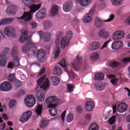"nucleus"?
<instances>
[{"mask_svg": "<svg viewBox=\"0 0 130 130\" xmlns=\"http://www.w3.org/2000/svg\"><path fill=\"white\" fill-rule=\"evenodd\" d=\"M32 36L30 35L28 37V31L26 29L21 30V36L19 39V41L21 43H24L26 41L25 45L22 46V50L23 53H27L28 57L31 58L35 56H38L40 62H44L45 60V51L44 49H37L35 47V43L31 39ZM27 46H32L28 47Z\"/></svg>", "mask_w": 130, "mask_h": 130, "instance_id": "obj_1", "label": "nucleus"}, {"mask_svg": "<svg viewBox=\"0 0 130 130\" xmlns=\"http://www.w3.org/2000/svg\"><path fill=\"white\" fill-rule=\"evenodd\" d=\"M40 8H41V4H32L29 7V11L28 12H25L21 17H17V19L21 20H24L25 22H29L33 18V13L37 12Z\"/></svg>", "mask_w": 130, "mask_h": 130, "instance_id": "obj_2", "label": "nucleus"}, {"mask_svg": "<svg viewBox=\"0 0 130 130\" xmlns=\"http://www.w3.org/2000/svg\"><path fill=\"white\" fill-rule=\"evenodd\" d=\"M38 86H40L41 89L46 90L47 88H49L50 84H49V80L46 78V75L45 74L41 77L37 82Z\"/></svg>", "mask_w": 130, "mask_h": 130, "instance_id": "obj_3", "label": "nucleus"}, {"mask_svg": "<svg viewBox=\"0 0 130 130\" xmlns=\"http://www.w3.org/2000/svg\"><path fill=\"white\" fill-rule=\"evenodd\" d=\"M73 38V32L72 31H69L66 34V36L62 38L60 42L61 48L64 49L67 46H69L70 41Z\"/></svg>", "mask_w": 130, "mask_h": 130, "instance_id": "obj_4", "label": "nucleus"}, {"mask_svg": "<svg viewBox=\"0 0 130 130\" xmlns=\"http://www.w3.org/2000/svg\"><path fill=\"white\" fill-rule=\"evenodd\" d=\"M24 103L27 107H33L36 104V100L33 95L30 94L24 100Z\"/></svg>", "mask_w": 130, "mask_h": 130, "instance_id": "obj_5", "label": "nucleus"}, {"mask_svg": "<svg viewBox=\"0 0 130 130\" xmlns=\"http://www.w3.org/2000/svg\"><path fill=\"white\" fill-rule=\"evenodd\" d=\"M12 84L9 81H5L0 85V90L2 92H9L12 90Z\"/></svg>", "mask_w": 130, "mask_h": 130, "instance_id": "obj_6", "label": "nucleus"}, {"mask_svg": "<svg viewBox=\"0 0 130 130\" xmlns=\"http://www.w3.org/2000/svg\"><path fill=\"white\" fill-rule=\"evenodd\" d=\"M40 38H42L44 41L46 42H48L49 40L51 39L52 35L49 32H44L42 31H40L38 32Z\"/></svg>", "mask_w": 130, "mask_h": 130, "instance_id": "obj_7", "label": "nucleus"}, {"mask_svg": "<svg viewBox=\"0 0 130 130\" xmlns=\"http://www.w3.org/2000/svg\"><path fill=\"white\" fill-rule=\"evenodd\" d=\"M31 116L32 112L31 111L25 112L22 114V116L20 117L19 121L24 123V122L28 121Z\"/></svg>", "mask_w": 130, "mask_h": 130, "instance_id": "obj_8", "label": "nucleus"}, {"mask_svg": "<svg viewBox=\"0 0 130 130\" xmlns=\"http://www.w3.org/2000/svg\"><path fill=\"white\" fill-rule=\"evenodd\" d=\"M81 59H82V57H81V56H77V60L75 62H72V67L75 71H79V70H80V68H81V66H82V61H81Z\"/></svg>", "mask_w": 130, "mask_h": 130, "instance_id": "obj_9", "label": "nucleus"}, {"mask_svg": "<svg viewBox=\"0 0 130 130\" xmlns=\"http://www.w3.org/2000/svg\"><path fill=\"white\" fill-rule=\"evenodd\" d=\"M124 36V32L123 30H118L114 32L113 35V39L114 40H119L122 39Z\"/></svg>", "mask_w": 130, "mask_h": 130, "instance_id": "obj_10", "label": "nucleus"}, {"mask_svg": "<svg viewBox=\"0 0 130 130\" xmlns=\"http://www.w3.org/2000/svg\"><path fill=\"white\" fill-rule=\"evenodd\" d=\"M57 106V104H49L47 106V108H52L49 110V112L52 116H55L57 111L55 109V107Z\"/></svg>", "mask_w": 130, "mask_h": 130, "instance_id": "obj_11", "label": "nucleus"}, {"mask_svg": "<svg viewBox=\"0 0 130 130\" xmlns=\"http://www.w3.org/2000/svg\"><path fill=\"white\" fill-rule=\"evenodd\" d=\"M123 46V43L120 41H114L112 44L111 47L112 49L117 50V49H120Z\"/></svg>", "mask_w": 130, "mask_h": 130, "instance_id": "obj_12", "label": "nucleus"}, {"mask_svg": "<svg viewBox=\"0 0 130 130\" xmlns=\"http://www.w3.org/2000/svg\"><path fill=\"white\" fill-rule=\"evenodd\" d=\"M127 109V105L125 103H121L118 105L117 110L120 113H123Z\"/></svg>", "mask_w": 130, "mask_h": 130, "instance_id": "obj_13", "label": "nucleus"}, {"mask_svg": "<svg viewBox=\"0 0 130 130\" xmlns=\"http://www.w3.org/2000/svg\"><path fill=\"white\" fill-rule=\"evenodd\" d=\"M99 37L102 39H107L109 37V32L105 29H101L99 32Z\"/></svg>", "mask_w": 130, "mask_h": 130, "instance_id": "obj_14", "label": "nucleus"}, {"mask_svg": "<svg viewBox=\"0 0 130 130\" xmlns=\"http://www.w3.org/2000/svg\"><path fill=\"white\" fill-rule=\"evenodd\" d=\"M46 14V9L45 8H42L36 14V19H43L44 18V15Z\"/></svg>", "mask_w": 130, "mask_h": 130, "instance_id": "obj_15", "label": "nucleus"}, {"mask_svg": "<svg viewBox=\"0 0 130 130\" xmlns=\"http://www.w3.org/2000/svg\"><path fill=\"white\" fill-rule=\"evenodd\" d=\"M45 96V94L43 90L40 89L37 92V98L40 102H43L44 101Z\"/></svg>", "mask_w": 130, "mask_h": 130, "instance_id": "obj_16", "label": "nucleus"}, {"mask_svg": "<svg viewBox=\"0 0 130 130\" xmlns=\"http://www.w3.org/2000/svg\"><path fill=\"white\" fill-rule=\"evenodd\" d=\"M4 34L8 37H12V38H16L17 35L15 33L12 32L11 31V27H7L4 29Z\"/></svg>", "mask_w": 130, "mask_h": 130, "instance_id": "obj_17", "label": "nucleus"}, {"mask_svg": "<svg viewBox=\"0 0 130 130\" xmlns=\"http://www.w3.org/2000/svg\"><path fill=\"white\" fill-rule=\"evenodd\" d=\"M8 62V57L5 54L0 55V67H5Z\"/></svg>", "mask_w": 130, "mask_h": 130, "instance_id": "obj_18", "label": "nucleus"}, {"mask_svg": "<svg viewBox=\"0 0 130 130\" xmlns=\"http://www.w3.org/2000/svg\"><path fill=\"white\" fill-rule=\"evenodd\" d=\"M95 104L93 101H88L85 104V109L87 111H92L94 109Z\"/></svg>", "mask_w": 130, "mask_h": 130, "instance_id": "obj_19", "label": "nucleus"}, {"mask_svg": "<svg viewBox=\"0 0 130 130\" xmlns=\"http://www.w3.org/2000/svg\"><path fill=\"white\" fill-rule=\"evenodd\" d=\"M72 7H73V3L70 2H67L66 3H64L63 6V10L64 12H70Z\"/></svg>", "mask_w": 130, "mask_h": 130, "instance_id": "obj_20", "label": "nucleus"}, {"mask_svg": "<svg viewBox=\"0 0 130 130\" xmlns=\"http://www.w3.org/2000/svg\"><path fill=\"white\" fill-rule=\"evenodd\" d=\"M99 42H93L89 46V48L91 51H94V50H97L99 48Z\"/></svg>", "mask_w": 130, "mask_h": 130, "instance_id": "obj_21", "label": "nucleus"}, {"mask_svg": "<svg viewBox=\"0 0 130 130\" xmlns=\"http://www.w3.org/2000/svg\"><path fill=\"white\" fill-rule=\"evenodd\" d=\"M14 21L13 18H7L0 20V26L6 25V24H10Z\"/></svg>", "mask_w": 130, "mask_h": 130, "instance_id": "obj_22", "label": "nucleus"}, {"mask_svg": "<svg viewBox=\"0 0 130 130\" xmlns=\"http://www.w3.org/2000/svg\"><path fill=\"white\" fill-rule=\"evenodd\" d=\"M50 82L53 86H57L59 84V78L56 76H53L50 77Z\"/></svg>", "mask_w": 130, "mask_h": 130, "instance_id": "obj_23", "label": "nucleus"}, {"mask_svg": "<svg viewBox=\"0 0 130 130\" xmlns=\"http://www.w3.org/2000/svg\"><path fill=\"white\" fill-rule=\"evenodd\" d=\"M94 87L98 91H103L105 88V85L101 82H99L95 83Z\"/></svg>", "mask_w": 130, "mask_h": 130, "instance_id": "obj_24", "label": "nucleus"}, {"mask_svg": "<svg viewBox=\"0 0 130 130\" xmlns=\"http://www.w3.org/2000/svg\"><path fill=\"white\" fill-rule=\"evenodd\" d=\"M16 11H17V7L15 5H11L8 7L6 12L7 14H13Z\"/></svg>", "mask_w": 130, "mask_h": 130, "instance_id": "obj_25", "label": "nucleus"}, {"mask_svg": "<svg viewBox=\"0 0 130 130\" xmlns=\"http://www.w3.org/2000/svg\"><path fill=\"white\" fill-rule=\"evenodd\" d=\"M56 100H57V96H56V95L51 96L46 99V104L52 103L53 102H55Z\"/></svg>", "mask_w": 130, "mask_h": 130, "instance_id": "obj_26", "label": "nucleus"}, {"mask_svg": "<svg viewBox=\"0 0 130 130\" xmlns=\"http://www.w3.org/2000/svg\"><path fill=\"white\" fill-rule=\"evenodd\" d=\"M62 72V70H61L60 67L58 66L55 67L54 69L53 70V73L54 75H56V76H60V75H61Z\"/></svg>", "mask_w": 130, "mask_h": 130, "instance_id": "obj_27", "label": "nucleus"}, {"mask_svg": "<svg viewBox=\"0 0 130 130\" xmlns=\"http://www.w3.org/2000/svg\"><path fill=\"white\" fill-rule=\"evenodd\" d=\"M81 7H87L90 4V0H76Z\"/></svg>", "mask_w": 130, "mask_h": 130, "instance_id": "obj_28", "label": "nucleus"}, {"mask_svg": "<svg viewBox=\"0 0 130 130\" xmlns=\"http://www.w3.org/2000/svg\"><path fill=\"white\" fill-rule=\"evenodd\" d=\"M58 12V7L56 5H54L52 7V8L50 11V13L52 16L56 15Z\"/></svg>", "mask_w": 130, "mask_h": 130, "instance_id": "obj_29", "label": "nucleus"}, {"mask_svg": "<svg viewBox=\"0 0 130 130\" xmlns=\"http://www.w3.org/2000/svg\"><path fill=\"white\" fill-rule=\"evenodd\" d=\"M95 26L98 27V28H101V27L103 26V21H102L100 18L96 17L95 19Z\"/></svg>", "mask_w": 130, "mask_h": 130, "instance_id": "obj_30", "label": "nucleus"}, {"mask_svg": "<svg viewBox=\"0 0 130 130\" xmlns=\"http://www.w3.org/2000/svg\"><path fill=\"white\" fill-rule=\"evenodd\" d=\"M19 54V51L18 50V49H17V47H14L12 49L11 55L13 56V57H14V58H15V59H17L18 58V55Z\"/></svg>", "mask_w": 130, "mask_h": 130, "instance_id": "obj_31", "label": "nucleus"}, {"mask_svg": "<svg viewBox=\"0 0 130 130\" xmlns=\"http://www.w3.org/2000/svg\"><path fill=\"white\" fill-rule=\"evenodd\" d=\"M104 79V74L101 73H97L94 75V79L101 81Z\"/></svg>", "mask_w": 130, "mask_h": 130, "instance_id": "obj_32", "label": "nucleus"}, {"mask_svg": "<svg viewBox=\"0 0 130 130\" xmlns=\"http://www.w3.org/2000/svg\"><path fill=\"white\" fill-rule=\"evenodd\" d=\"M92 17L91 15H89L88 14H86L83 17V22L86 23H90L92 21Z\"/></svg>", "mask_w": 130, "mask_h": 130, "instance_id": "obj_33", "label": "nucleus"}, {"mask_svg": "<svg viewBox=\"0 0 130 130\" xmlns=\"http://www.w3.org/2000/svg\"><path fill=\"white\" fill-rule=\"evenodd\" d=\"M48 123H49V122L47 120L44 119L41 120L40 124L41 128H45L47 126V125H48Z\"/></svg>", "mask_w": 130, "mask_h": 130, "instance_id": "obj_34", "label": "nucleus"}, {"mask_svg": "<svg viewBox=\"0 0 130 130\" xmlns=\"http://www.w3.org/2000/svg\"><path fill=\"white\" fill-rule=\"evenodd\" d=\"M42 108H43L42 105H38L37 106L36 109V112L38 115H41V114L42 113Z\"/></svg>", "mask_w": 130, "mask_h": 130, "instance_id": "obj_35", "label": "nucleus"}, {"mask_svg": "<svg viewBox=\"0 0 130 130\" xmlns=\"http://www.w3.org/2000/svg\"><path fill=\"white\" fill-rule=\"evenodd\" d=\"M88 130H99V126L96 122H93L89 126Z\"/></svg>", "mask_w": 130, "mask_h": 130, "instance_id": "obj_36", "label": "nucleus"}, {"mask_svg": "<svg viewBox=\"0 0 130 130\" xmlns=\"http://www.w3.org/2000/svg\"><path fill=\"white\" fill-rule=\"evenodd\" d=\"M64 71H65V72H67V74H68L70 79H74V78H75V74L72 71V70H68V69H65Z\"/></svg>", "mask_w": 130, "mask_h": 130, "instance_id": "obj_37", "label": "nucleus"}, {"mask_svg": "<svg viewBox=\"0 0 130 130\" xmlns=\"http://www.w3.org/2000/svg\"><path fill=\"white\" fill-rule=\"evenodd\" d=\"M43 25L45 29H48V28H50L52 26V23L50 21L45 20L43 22Z\"/></svg>", "mask_w": 130, "mask_h": 130, "instance_id": "obj_38", "label": "nucleus"}, {"mask_svg": "<svg viewBox=\"0 0 130 130\" xmlns=\"http://www.w3.org/2000/svg\"><path fill=\"white\" fill-rule=\"evenodd\" d=\"M60 50L59 47H56L54 49V55L55 58H57L59 56Z\"/></svg>", "mask_w": 130, "mask_h": 130, "instance_id": "obj_39", "label": "nucleus"}, {"mask_svg": "<svg viewBox=\"0 0 130 130\" xmlns=\"http://www.w3.org/2000/svg\"><path fill=\"white\" fill-rule=\"evenodd\" d=\"M123 0H111L113 6H120L122 4Z\"/></svg>", "mask_w": 130, "mask_h": 130, "instance_id": "obj_40", "label": "nucleus"}, {"mask_svg": "<svg viewBox=\"0 0 130 130\" xmlns=\"http://www.w3.org/2000/svg\"><path fill=\"white\" fill-rule=\"evenodd\" d=\"M23 4H24L25 6L26 7H29V6H31L33 3H34V0H22Z\"/></svg>", "mask_w": 130, "mask_h": 130, "instance_id": "obj_41", "label": "nucleus"}, {"mask_svg": "<svg viewBox=\"0 0 130 130\" xmlns=\"http://www.w3.org/2000/svg\"><path fill=\"white\" fill-rule=\"evenodd\" d=\"M119 66V62L113 61L111 62L109 64V67L112 68V69H115V68H117V67Z\"/></svg>", "mask_w": 130, "mask_h": 130, "instance_id": "obj_42", "label": "nucleus"}, {"mask_svg": "<svg viewBox=\"0 0 130 130\" xmlns=\"http://www.w3.org/2000/svg\"><path fill=\"white\" fill-rule=\"evenodd\" d=\"M74 120V115L72 113H69L67 117V122H72V121Z\"/></svg>", "mask_w": 130, "mask_h": 130, "instance_id": "obj_43", "label": "nucleus"}, {"mask_svg": "<svg viewBox=\"0 0 130 130\" xmlns=\"http://www.w3.org/2000/svg\"><path fill=\"white\" fill-rule=\"evenodd\" d=\"M8 80L10 82H14L15 80H16V77H15V74H10L9 76L8 77Z\"/></svg>", "mask_w": 130, "mask_h": 130, "instance_id": "obj_44", "label": "nucleus"}, {"mask_svg": "<svg viewBox=\"0 0 130 130\" xmlns=\"http://www.w3.org/2000/svg\"><path fill=\"white\" fill-rule=\"evenodd\" d=\"M98 57H99V55H98V53H94L90 56L91 60H95V59H98Z\"/></svg>", "mask_w": 130, "mask_h": 130, "instance_id": "obj_45", "label": "nucleus"}, {"mask_svg": "<svg viewBox=\"0 0 130 130\" xmlns=\"http://www.w3.org/2000/svg\"><path fill=\"white\" fill-rule=\"evenodd\" d=\"M16 100H12L10 101L9 104V106L10 108H13V107H15L16 106Z\"/></svg>", "mask_w": 130, "mask_h": 130, "instance_id": "obj_46", "label": "nucleus"}, {"mask_svg": "<svg viewBox=\"0 0 130 130\" xmlns=\"http://www.w3.org/2000/svg\"><path fill=\"white\" fill-rule=\"evenodd\" d=\"M59 64L61 66L62 68H64V69H67L66 68V67H67V63L66 62V59H62L61 61L59 62Z\"/></svg>", "mask_w": 130, "mask_h": 130, "instance_id": "obj_47", "label": "nucleus"}, {"mask_svg": "<svg viewBox=\"0 0 130 130\" xmlns=\"http://www.w3.org/2000/svg\"><path fill=\"white\" fill-rule=\"evenodd\" d=\"M67 86H68V90L70 92H73V91H74V84H68Z\"/></svg>", "mask_w": 130, "mask_h": 130, "instance_id": "obj_48", "label": "nucleus"}, {"mask_svg": "<svg viewBox=\"0 0 130 130\" xmlns=\"http://www.w3.org/2000/svg\"><path fill=\"white\" fill-rule=\"evenodd\" d=\"M14 60H15V62H13L14 67H19L20 66V61L19 60V59H18V58H17V59H16V58H14Z\"/></svg>", "mask_w": 130, "mask_h": 130, "instance_id": "obj_49", "label": "nucleus"}, {"mask_svg": "<svg viewBox=\"0 0 130 130\" xmlns=\"http://www.w3.org/2000/svg\"><path fill=\"white\" fill-rule=\"evenodd\" d=\"M29 26H30L31 28L32 29H35V28L37 27V23L35 21H31L29 23Z\"/></svg>", "mask_w": 130, "mask_h": 130, "instance_id": "obj_50", "label": "nucleus"}, {"mask_svg": "<svg viewBox=\"0 0 130 130\" xmlns=\"http://www.w3.org/2000/svg\"><path fill=\"white\" fill-rule=\"evenodd\" d=\"M115 122V116H112L109 119V124L112 125Z\"/></svg>", "mask_w": 130, "mask_h": 130, "instance_id": "obj_51", "label": "nucleus"}, {"mask_svg": "<svg viewBox=\"0 0 130 130\" xmlns=\"http://www.w3.org/2000/svg\"><path fill=\"white\" fill-rule=\"evenodd\" d=\"M15 86L16 88H19L22 86V81L18 80L16 82Z\"/></svg>", "mask_w": 130, "mask_h": 130, "instance_id": "obj_52", "label": "nucleus"}, {"mask_svg": "<svg viewBox=\"0 0 130 130\" xmlns=\"http://www.w3.org/2000/svg\"><path fill=\"white\" fill-rule=\"evenodd\" d=\"M118 78H114L111 80V82L112 83V85H116L117 82H118Z\"/></svg>", "mask_w": 130, "mask_h": 130, "instance_id": "obj_53", "label": "nucleus"}, {"mask_svg": "<svg viewBox=\"0 0 130 130\" xmlns=\"http://www.w3.org/2000/svg\"><path fill=\"white\" fill-rule=\"evenodd\" d=\"M14 67H15L14 65V62H8V64L7 66L8 69H14Z\"/></svg>", "mask_w": 130, "mask_h": 130, "instance_id": "obj_54", "label": "nucleus"}, {"mask_svg": "<svg viewBox=\"0 0 130 130\" xmlns=\"http://www.w3.org/2000/svg\"><path fill=\"white\" fill-rule=\"evenodd\" d=\"M113 19H114V15L113 14H111L110 15V17L108 19L106 20V21H105V22H111V21H112L113 20Z\"/></svg>", "mask_w": 130, "mask_h": 130, "instance_id": "obj_55", "label": "nucleus"}, {"mask_svg": "<svg viewBox=\"0 0 130 130\" xmlns=\"http://www.w3.org/2000/svg\"><path fill=\"white\" fill-rule=\"evenodd\" d=\"M45 73V68H43L40 71V73L38 74L39 77H40Z\"/></svg>", "mask_w": 130, "mask_h": 130, "instance_id": "obj_56", "label": "nucleus"}, {"mask_svg": "<svg viewBox=\"0 0 130 130\" xmlns=\"http://www.w3.org/2000/svg\"><path fill=\"white\" fill-rule=\"evenodd\" d=\"M66 113H67V111H64V112L61 115V119L62 120V121H64Z\"/></svg>", "mask_w": 130, "mask_h": 130, "instance_id": "obj_57", "label": "nucleus"}, {"mask_svg": "<svg viewBox=\"0 0 130 130\" xmlns=\"http://www.w3.org/2000/svg\"><path fill=\"white\" fill-rule=\"evenodd\" d=\"M109 42H110V41H107L106 42L102 47L101 49H104V48H106V47H107V44H108Z\"/></svg>", "mask_w": 130, "mask_h": 130, "instance_id": "obj_58", "label": "nucleus"}, {"mask_svg": "<svg viewBox=\"0 0 130 130\" xmlns=\"http://www.w3.org/2000/svg\"><path fill=\"white\" fill-rule=\"evenodd\" d=\"M82 111H83V109L81 106H78L77 107V112L78 113H82Z\"/></svg>", "mask_w": 130, "mask_h": 130, "instance_id": "obj_59", "label": "nucleus"}, {"mask_svg": "<svg viewBox=\"0 0 130 130\" xmlns=\"http://www.w3.org/2000/svg\"><path fill=\"white\" fill-rule=\"evenodd\" d=\"M6 123H4L3 124H1L0 125V130H5L6 128Z\"/></svg>", "mask_w": 130, "mask_h": 130, "instance_id": "obj_60", "label": "nucleus"}, {"mask_svg": "<svg viewBox=\"0 0 130 130\" xmlns=\"http://www.w3.org/2000/svg\"><path fill=\"white\" fill-rule=\"evenodd\" d=\"M123 62H128L130 61V57L124 58L122 59Z\"/></svg>", "mask_w": 130, "mask_h": 130, "instance_id": "obj_61", "label": "nucleus"}, {"mask_svg": "<svg viewBox=\"0 0 130 130\" xmlns=\"http://www.w3.org/2000/svg\"><path fill=\"white\" fill-rule=\"evenodd\" d=\"M85 119L86 120H90L91 119V114H87L85 115Z\"/></svg>", "mask_w": 130, "mask_h": 130, "instance_id": "obj_62", "label": "nucleus"}, {"mask_svg": "<svg viewBox=\"0 0 130 130\" xmlns=\"http://www.w3.org/2000/svg\"><path fill=\"white\" fill-rule=\"evenodd\" d=\"M18 94L19 95H24V94H25V90H23V89H21L19 91V92L18 93Z\"/></svg>", "mask_w": 130, "mask_h": 130, "instance_id": "obj_63", "label": "nucleus"}, {"mask_svg": "<svg viewBox=\"0 0 130 130\" xmlns=\"http://www.w3.org/2000/svg\"><path fill=\"white\" fill-rule=\"evenodd\" d=\"M124 90H127V92H128V94H127V96L128 97H130V90L127 87H125L124 88Z\"/></svg>", "mask_w": 130, "mask_h": 130, "instance_id": "obj_64", "label": "nucleus"}]
</instances>
